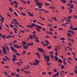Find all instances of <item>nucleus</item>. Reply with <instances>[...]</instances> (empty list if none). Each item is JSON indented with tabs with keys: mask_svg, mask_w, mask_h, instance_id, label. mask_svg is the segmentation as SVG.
I'll return each mask as SVG.
<instances>
[{
	"mask_svg": "<svg viewBox=\"0 0 77 77\" xmlns=\"http://www.w3.org/2000/svg\"><path fill=\"white\" fill-rule=\"evenodd\" d=\"M2 51L5 54H8V52L6 51V48L5 47V46H2Z\"/></svg>",
	"mask_w": 77,
	"mask_h": 77,
	"instance_id": "obj_1",
	"label": "nucleus"
},
{
	"mask_svg": "<svg viewBox=\"0 0 77 77\" xmlns=\"http://www.w3.org/2000/svg\"><path fill=\"white\" fill-rule=\"evenodd\" d=\"M44 56V57L46 59V61H47V62H48L49 60V59H50V57L49 56H46L45 55V54H43Z\"/></svg>",
	"mask_w": 77,
	"mask_h": 77,
	"instance_id": "obj_2",
	"label": "nucleus"
},
{
	"mask_svg": "<svg viewBox=\"0 0 77 77\" xmlns=\"http://www.w3.org/2000/svg\"><path fill=\"white\" fill-rule=\"evenodd\" d=\"M36 5H37V6H42L43 5V4H42L41 3H40L38 2H36V4H35Z\"/></svg>",
	"mask_w": 77,
	"mask_h": 77,
	"instance_id": "obj_3",
	"label": "nucleus"
},
{
	"mask_svg": "<svg viewBox=\"0 0 77 77\" xmlns=\"http://www.w3.org/2000/svg\"><path fill=\"white\" fill-rule=\"evenodd\" d=\"M11 50H13V52H14L16 53H17V51L14 48H13V47L11 46Z\"/></svg>",
	"mask_w": 77,
	"mask_h": 77,
	"instance_id": "obj_4",
	"label": "nucleus"
},
{
	"mask_svg": "<svg viewBox=\"0 0 77 77\" xmlns=\"http://www.w3.org/2000/svg\"><path fill=\"white\" fill-rule=\"evenodd\" d=\"M38 50L39 51H40L41 53H43L44 52V50L41 48H38Z\"/></svg>",
	"mask_w": 77,
	"mask_h": 77,
	"instance_id": "obj_5",
	"label": "nucleus"
},
{
	"mask_svg": "<svg viewBox=\"0 0 77 77\" xmlns=\"http://www.w3.org/2000/svg\"><path fill=\"white\" fill-rule=\"evenodd\" d=\"M54 57L55 61H57H57H58V57L56 56H54Z\"/></svg>",
	"mask_w": 77,
	"mask_h": 77,
	"instance_id": "obj_6",
	"label": "nucleus"
},
{
	"mask_svg": "<svg viewBox=\"0 0 77 77\" xmlns=\"http://www.w3.org/2000/svg\"><path fill=\"white\" fill-rule=\"evenodd\" d=\"M27 45H28V46H30V45L32 46V45H33V43L32 42L31 43H28L27 44Z\"/></svg>",
	"mask_w": 77,
	"mask_h": 77,
	"instance_id": "obj_7",
	"label": "nucleus"
},
{
	"mask_svg": "<svg viewBox=\"0 0 77 77\" xmlns=\"http://www.w3.org/2000/svg\"><path fill=\"white\" fill-rule=\"evenodd\" d=\"M30 24L31 25V26H32V27H33V26H35V27H36V25H35V24L34 23H30Z\"/></svg>",
	"mask_w": 77,
	"mask_h": 77,
	"instance_id": "obj_8",
	"label": "nucleus"
},
{
	"mask_svg": "<svg viewBox=\"0 0 77 77\" xmlns=\"http://www.w3.org/2000/svg\"><path fill=\"white\" fill-rule=\"evenodd\" d=\"M58 62L60 63H62V60L61 59H58Z\"/></svg>",
	"mask_w": 77,
	"mask_h": 77,
	"instance_id": "obj_9",
	"label": "nucleus"
},
{
	"mask_svg": "<svg viewBox=\"0 0 77 77\" xmlns=\"http://www.w3.org/2000/svg\"><path fill=\"white\" fill-rule=\"evenodd\" d=\"M61 2H62L63 3H66V1L65 0H61Z\"/></svg>",
	"mask_w": 77,
	"mask_h": 77,
	"instance_id": "obj_10",
	"label": "nucleus"
},
{
	"mask_svg": "<svg viewBox=\"0 0 77 77\" xmlns=\"http://www.w3.org/2000/svg\"><path fill=\"white\" fill-rule=\"evenodd\" d=\"M35 27H37V28H38V29H41V26H39L37 25H35Z\"/></svg>",
	"mask_w": 77,
	"mask_h": 77,
	"instance_id": "obj_11",
	"label": "nucleus"
},
{
	"mask_svg": "<svg viewBox=\"0 0 77 77\" xmlns=\"http://www.w3.org/2000/svg\"><path fill=\"white\" fill-rule=\"evenodd\" d=\"M35 62H36V63H37V64H38L39 63V61L38 60H35Z\"/></svg>",
	"mask_w": 77,
	"mask_h": 77,
	"instance_id": "obj_12",
	"label": "nucleus"
},
{
	"mask_svg": "<svg viewBox=\"0 0 77 77\" xmlns=\"http://www.w3.org/2000/svg\"><path fill=\"white\" fill-rule=\"evenodd\" d=\"M5 48L7 49V50L8 51H9V47H8V46H6L5 47Z\"/></svg>",
	"mask_w": 77,
	"mask_h": 77,
	"instance_id": "obj_13",
	"label": "nucleus"
},
{
	"mask_svg": "<svg viewBox=\"0 0 77 77\" xmlns=\"http://www.w3.org/2000/svg\"><path fill=\"white\" fill-rule=\"evenodd\" d=\"M70 8L71 9H73V8H74V5H70Z\"/></svg>",
	"mask_w": 77,
	"mask_h": 77,
	"instance_id": "obj_14",
	"label": "nucleus"
},
{
	"mask_svg": "<svg viewBox=\"0 0 77 77\" xmlns=\"http://www.w3.org/2000/svg\"><path fill=\"white\" fill-rule=\"evenodd\" d=\"M16 71L17 72H19L20 71V69L19 68L17 69Z\"/></svg>",
	"mask_w": 77,
	"mask_h": 77,
	"instance_id": "obj_15",
	"label": "nucleus"
},
{
	"mask_svg": "<svg viewBox=\"0 0 77 77\" xmlns=\"http://www.w3.org/2000/svg\"><path fill=\"white\" fill-rule=\"evenodd\" d=\"M5 58L7 60H10V59L8 58V57L7 56H5Z\"/></svg>",
	"mask_w": 77,
	"mask_h": 77,
	"instance_id": "obj_16",
	"label": "nucleus"
},
{
	"mask_svg": "<svg viewBox=\"0 0 77 77\" xmlns=\"http://www.w3.org/2000/svg\"><path fill=\"white\" fill-rule=\"evenodd\" d=\"M9 11L11 12H12V9L11 8H10L9 9Z\"/></svg>",
	"mask_w": 77,
	"mask_h": 77,
	"instance_id": "obj_17",
	"label": "nucleus"
},
{
	"mask_svg": "<svg viewBox=\"0 0 77 77\" xmlns=\"http://www.w3.org/2000/svg\"><path fill=\"white\" fill-rule=\"evenodd\" d=\"M49 54H51L52 55H53V51H51L50 52H49Z\"/></svg>",
	"mask_w": 77,
	"mask_h": 77,
	"instance_id": "obj_18",
	"label": "nucleus"
},
{
	"mask_svg": "<svg viewBox=\"0 0 77 77\" xmlns=\"http://www.w3.org/2000/svg\"><path fill=\"white\" fill-rule=\"evenodd\" d=\"M45 4L46 6H49L50 5V4L47 3V2H45Z\"/></svg>",
	"mask_w": 77,
	"mask_h": 77,
	"instance_id": "obj_19",
	"label": "nucleus"
},
{
	"mask_svg": "<svg viewBox=\"0 0 77 77\" xmlns=\"http://www.w3.org/2000/svg\"><path fill=\"white\" fill-rule=\"evenodd\" d=\"M47 48H48V49H51V46H49Z\"/></svg>",
	"mask_w": 77,
	"mask_h": 77,
	"instance_id": "obj_20",
	"label": "nucleus"
},
{
	"mask_svg": "<svg viewBox=\"0 0 77 77\" xmlns=\"http://www.w3.org/2000/svg\"><path fill=\"white\" fill-rule=\"evenodd\" d=\"M10 3L11 5H14V2H10Z\"/></svg>",
	"mask_w": 77,
	"mask_h": 77,
	"instance_id": "obj_21",
	"label": "nucleus"
},
{
	"mask_svg": "<svg viewBox=\"0 0 77 77\" xmlns=\"http://www.w3.org/2000/svg\"><path fill=\"white\" fill-rule=\"evenodd\" d=\"M34 41H36V42H39V40L35 39Z\"/></svg>",
	"mask_w": 77,
	"mask_h": 77,
	"instance_id": "obj_22",
	"label": "nucleus"
},
{
	"mask_svg": "<svg viewBox=\"0 0 77 77\" xmlns=\"http://www.w3.org/2000/svg\"><path fill=\"white\" fill-rule=\"evenodd\" d=\"M21 14V15H23V16H26V14L24 13H22Z\"/></svg>",
	"mask_w": 77,
	"mask_h": 77,
	"instance_id": "obj_23",
	"label": "nucleus"
},
{
	"mask_svg": "<svg viewBox=\"0 0 77 77\" xmlns=\"http://www.w3.org/2000/svg\"><path fill=\"white\" fill-rule=\"evenodd\" d=\"M4 74H5V75L7 76H8V75L7 74V72H4Z\"/></svg>",
	"mask_w": 77,
	"mask_h": 77,
	"instance_id": "obj_24",
	"label": "nucleus"
},
{
	"mask_svg": "<svg viewBox=\"0 0 77 77\" xmlns=\"http://www.w3.org/2000/svg\"><path fill=\"white\" fill-rule=\"evenodd\" d=\"M27 26L28 27H29V28H32V26L27 25Z\"/></svg>",
	"mask_w": 77,
	"mask_h": 77,
	"instance_id": "obj_25",
	"label": "nucleus"
},
{
	"mask_svg": "<svg viewBox=\"0 0 77 77\" xmlns=\"http://www.w3.org/2000/svg\"><path fill=\"white\" fill-rule=\"evenodd\" d=\"M15 25H18V24H19V22H16L15 23Z\"/></svg>",
	"mask_w": 77,
	"mask_h": 77,
	"instance_id": "obj_26",
	"label": "nucleus"
},
{
	"mask_svg": "<svg viewBox=\"0 0 77 77\" xmlns=\"http://www.w3.org/2000/svg\"><path fill=\"white\" fill-rule=\"evenodd\" d=\"M50 56L51 57L52 59H54V56H53V55H51L50 54Z\"/></svg>",
	"mask_w": 77,
	"mask_h": 77,
	"instance_id": "obj_27",
	"label": "nucleus"
},
{
	"mask_svg": "<svg viewBox=\"0 0 77 77\" xmlns=\"http://www.w3.org/2000/svg\"><path fill=\"white\" fill-rule=\"evenodd\" d=\"M11 75H12V76L13 75H14V76H15V74H14V73H12L11 74Z\"/></svg>",
	"mask_w": 77,
	"mask_h": 77,
	"instance_id": "obj_28",
	"label": "nucleus"
},
{
	"mask_svg": "<svg viewBox=\"0 0 77 77\" xmlns=\"http://www.w3.org/2000/svg\"><path fill=\"white\" fill-rule=\"evenodd\" d=\"M72 30H77V28H73V29H72Z\"/></svg>",
	"mask_w": 77,
	"mask_h": 77,
	"instance_id": "obj_29",
	"label": "nucleus"
},
{
	"mask_svg": "<svg viewBox=\"0 0 77 77\" xmlns=\"http://www.w3.org/2000/svg\"><path fill=\"white\" fill-rule=\"evenodd\" d=\"M50 8H51V9H54L55 8L54 7L50 6Z\"/></svg>",
	"mask_w": 77,
	"mask_h": 77,
	"instance_id": "obj_30",
	"label": "nucleus"
},
{
	"mask_svg": "<svg viewBox=\"0 0 77 77\" xmlns=\"http://www.w3.org/2000/svg\"><path fill=\"white\" fill-rule=\"evenodd\" d=\"M56 75H57V77H58L59 76V72H57L56 73Z\"/></svg>",
	"mask_w": 77,
	"mask_h": 77,
	"instance_id": "obj_31",
	"label": "nucleus"
},
{
	"mask_svg": "<svg viewBox=\"0 0 77 77\" xmlns=\"http://www.w3.org/2000/svg\"><path fill=\"white\" fill-rule=\"evenodd\" d=\"M32 37H35V35H30L29 36V37L30 38L31 37H32Z\"/></svg>",
	"mask_w": 77,
	"mask_h": 77,
	"instance_id": "obj_32",
	"label": "nucleus"
},
{
	"mask_svg": "<svg viewBox=\"0 0 77 77\" xmlns=\"http://www.w3.org/2000/svg\"><path fill=\"white\" fill-rule=\"evenodd\" d=\"M26 53V51H23V54L24 55L25 54V53Z\"/></svg>",
	"mask_w": 77,
	"mask_h": 77,
	"instance_id": "obj_33",
	"label": "nucleus"
},
{
	"mask_svg": "<svg viewBox=\"0 0 77 77\" xmlns=\"http://www.w3.org/2000/svg\"><path fill=\"white\" fill-rule=\"evenodd\" d=\"M13 21H14V22H17V19H14L13 20Z\"/></svg>",
	"mask_w": 77,
	"mask_h": 77,
	"instance_id": "obj_34",
	"label": "nucleus"
},
{
	"mask_svg": "<svg viewBox=\"0 0 77 77\" xmlns=\"http://www.w3.org/2000/svg\"><path fill=\"white\" fill-rule=\"evenodd\" d=\"M10 26L11 28H13V27H14V26H13L11 24H10Z\"/></svg>",
	"mask_w": 77,
	"mask_h": 77,
	"instance_id": "obj_35",
	"label": "nucleus"
},
{
	"mask_svg": "<svg viewBox=\"0 0 77 77\" xmlns=\"http://www.w3.org/2000/svg\"><path fill=\"white\" fill-rule=\"evenodd\" d=\"M29 15L30 16H31V17H33V14H32V13L29 14Z\"/></svg>",
	"mask_w": 77,
	"mask_h": 77,
	"instance_id": "obj_36",
	"label": "nucleus"
},
{
	"mask_svg": "<svg viewBox=\"0 0 77 77\" xmlns=\"http://www.w3.org/2000/svg\"><path fill=\"white\" fill-rule=\"evenodd\" d=\"M22 44H27L25 41H23V42H22Z\"/></svg>",
	"mask_w": 77,
	"mask_h": 77,
	"instance_id": "obj_37",
	"label": "nucleus"
},
{
	"mask_svg": "<svg viewBox=\"0 0 77 77\" xmlns=\"http://www.w3.org/2000/svg\"><path fill=\"white\" fill-rule=\"evenodd\" d=\"M14 14L15 15H16V16H18V14H17V12H16L15 11L14 12Z\"/></svg>",
	"mask_w": 77,
	"mask_h": 77,
	"instance_id": "obj_38",
	"label": "nucleus"
},
{
	"mask_svg": "<svg viewBox=\"0 0 77 77\" xmlns=\"http://www.w3.org/2000/svg\"><path fill=\"white\" fill-rule=\"evenodd\" d=\"M61 68L62 69H64V66L63 65H62L61 66Z\"/></svg>",
	"mask_w": 77,
	"mask_h": 77,
	"instance_id": "obj_39",
	"label": "nucleus"
},
{
	"mask_svg": "<svg viewBox=\"0 0 77 77\" xmlns=\"http://www.w3.org/2000/svg\"><path fill=\"white\" fill-rule=\"evenodd\" d=\"M70 29H72H72H73V28H72V26L71 25H70Z\"/></svg>",
	"mask_w": 77,
	"mask_h": 77,
	"instance_id": "obj_40",
	"label": "nucleus"
},
{
	"mask_svg": "<svg viewBox=\"0 0 77 77\" xmlns=\"http://www.w3.org/2000/svg\"><path fill=\"white\" fill-rule=\"evenodd\" d=\"M60 39L61 41H65V38H60Z\"/></svg>",
	"mask_w": 77,
	"mask_h": 77,
	"instance_id": "obj_41",
	"label": "nucleus"
},
{
	"mask_svg": "<svg viewBox=\"0 0 77 77\" xmlns=\"http://www.w3.org/2000/svg\"><path fill=\"white\" fill-rule=\"evenodd\" d=\"M16 64L18 65H19V66H21V64L19 63V62L17 63Z\"/></svg>",
	"mask_w": 77,
	"mask_h": 77,
	"instance_id": "obj_42",
	"label": "nucleus"
},
{
	"mask_svg": "<svg viewBox=\"0 0 77 77\" xmlns=\"http://www.w3.org/2000/svg\"><path fill=\"white\" fill-rule=\"evenodd\" d=\"M14 4H18V2H17L16 1H14Z\"/></svg>",
	"mask_w": 77,
	"mask_h": 77,
	"instance_id": "obj_43",
	"label": "nucleus"
},
{
	"mask_svg": "<svg viewBox=\"0 0 77 77\" xmlns=\"http://www.w3.org/2000/svg\"><path fill=\"white\" fill-rule=\"evenodd\" d=\"M5 35H3L2 37V38H5Z\"/></svg>",
	"mask_w": 77,
	"mask_h": 77,
	"instance_id": "obj_44",
	"label": "nucleus"
},
{
	"mask_svg": "<svg viewBox=\"0 0 77 77\" xmlns=\"http://www.w3.org/2000/svg\"><path fill=\"white\" fill-rule=\"evenodd\" d=\"M36 29L37 30H38V32H41V30H39V28H36Z\"/></svg>",
	"mask_w": 77,
	"mask_h": 77,
	"instance_id": "obj_45",
	"label": "nucleus"
},
{
	"mask_svg": "<svg viewBox=\"0 0 77 77\" xmlns=\"http://www.w3.org/2000/svg\"><path fill=\"white\" fill-rule=\"evenodd\" d=\"M35 54H36V55H37V56H38V55H39V53H35Z\"/></svg>",
	"mask_w": 77,
	"mask_h": 77,
	"instance_id": "obj_46",
	"label": "nucleus"
},
{
	"mask_svg": "<svg viewBox=\"0 0 77 77\" xmlns=\"http://www.w3.org/2000/svg\"><path fill=\"white\" fill-rule=\"evenodd\" d=\"M13 46H14V47L16 48V47H17V45L16 44H14L13 45Z\"/></svg>",
	"mask_w": 77,
	"mask_h": 77,
	"instance_id": "obj_47",
	"label": "nucleus"
},
{
	"mask_svg": "<svg viewBox=\"0 0 77 77\" xmlns=\"http://www.w3.org/2000/svg\"><path fill=\"white\" fill-rule=\"evenodd\" d=\"M71 18H72V17L71 16H69V17L68 18H67V20H69V19H71Z\"/></svg>",
	"mask_w": 77,
	"mask_h": 77,
	"instance_id": "obj_48",
	"label": "nucleus"
},
{
	"mask_svg": "<svg viewBox=\"0 0 77 77\" xmlns=\"http://www.w3.org/2000/svg\"><path fill=\"white\" fill-rule=\"evenodd\" d=\"M73 17H74L75 19H77V16H75L74 15H73Z\"/></svg>",
	"mask_w": 77,
	"mask_h": 77,
	"instance_id": "obj_49",
	"label": "nucleus"
},
{
	"mask_svg": "<svg viewBox=\"0 0 77 77\" xmlns=\"http://www.w3.org/2000/svg\"><path fill=\"white\" fill-rule=\"evenodd\" d=\"M3 61H5V62H6V60L5 58H3Z\"/></svg>",
	"mask_w": 77,
	"mask_h": 77,
	"instance_id": "obj_50",
	"label": "nucleus"
},
{
	"mask_svg": "<svg viewBox=\"0 0 77 77\" xmlns=\"http://www.w3.org/2000/svg\"><path fill=\"white\" fill-rule=\"evenodd\" d=\"M45 42L46 43H47V44H49V42H48V41L47 40H45Z\"/></svg>",
	"mask_w": 77,
	"mask_h": 77,
	"instance_id": "obj_51",
	"label": "nucleus"
},
{
	"mask_svg": "<svg viewBox=\"0 0 77 77\" xmlns=\"http://www.w3.org/2000/svg\"><path fill=\"white\" fill-rule=\"evenodd\" d=\"M43 11H44V12H45L46 13H48V11H46L44 9L43 10Z\"/></svg>",
	"mask_w": 77,
	"mask_h": 77,
	"instance_id": "obj_52",
	"label": "nucleus"
},
{
	"mask_svg": "<svg viewBox=\"0 0 77 77\" xmlns=\"http://www.w3.org/2000/svg\"><path fill=\"white\" fill-rule=\"evenodd\" d=\"M63 30V28H60L58 29V30Z\"/></svg>",
	"mask_w": 77,
	"mask_h": 77,
	"instance_id": "obj_53",
	"label": "nucleus"
},
{
	"mask_svg": "<svg viewBox=\"0 0 77 77\" xmlns=\"http://www.w3.org/2000/svg\"><path fill=\"white\" fill-rule=\"evenodd\" d=\"M37 64H38V63H33V65L35 66Z\"/></svg>",
	"mask_w": 77,
	"mask_h": 77,
	"instance_id": "obj_54",
	"label": "nucleus"
},
{
	"mask_svg": "<svg viewBox=\"0 0 77 77\" xmlns=\"http://www.w3.org/2000/svg\"><path fill=\"white\" fill-rule=\"evenodd\" d=\"M40 18H41V19H42V20H45V18H43L42 17H41V16H40Z\"/></svg>",
	"mask_w": 77,
	"mask_h": 77,
	"instance_id": "obj_55",
	"label": "nucleus"
},
{
	"mask_svg": "<svg viewBox=\"0 0 77 77\" xmlns=\"http://www.w3.org/2000/svg\"><path fill=\"white\" fill-rule=\"evenodd\" d=\"M39 11H41V12H42L43 11V9H40L39 10Z\"/></svg>",
	"mask_w": 77,
	"mask_h": 77,
	"instance_id": "obj_56",
	"label": "nucleus"
},
{
	"mask_svg": "<svg viewBox=\"0 0 77 77\" xmlns=\"http://www.w3.org/2000/svg\"><path fill=\"white\" fill-rule=\"evenodd\" d=\"M47 65H48V66H49V65H50V64L48 62H47Z\"/></svg>",
	"mask_w": 77,
	"mask_h": 77,
	"instance_id": "obj_57",
	"label": "nucleus"
},
{
	"mask_svg": "<svg viewBox=\"0 0 77 77\" xmlns=\"http://www.w3.org/2000/svg\"><path fill=\"white\" fill-rule=\"evenodd\" d=\"M45 38H50L49 37V36H48V35H46V36H45Z\"/></svg>",
	"mask_w": 77,
	"mask_h": 77,
	"instance_id": "obj_58",
	"label": "nucleus"
},
{
	"mask_svg": "<svg viewBox=\"0 0 77 77\" xmlns=\"http://www.w3.org/2000/svg\"><path fill=\"white\" fill-rule=\"evenodd\" d=\"M12 59L13 62H15V58H14V57H13Z\"/></svg>",
	"mask_w": 77,
	"mask_h": 77,
	"instance_id": "obj_59",
	"label": "nucleus"
},
{
	"mask_svg": "<svg viewBox=\"0 0 77 77\" xmlns=\"http://www.w3.org/2000/svg\"><path fill=\"white\" fill-rule=\"evenodd\" d=\"M50 30L52 32V31H53V29L50 28Z\"/></svg>",
	"mask_w": 77,
	"mask_h": 77,
	"instance_id": "obj_60",
	"label": "nucleus"
},
{
	"mask_svg": "<svg viewBox=\"0 0 77 77\" xmlns=\"http://www.w3.org/2000/svg\"><path fill=\"white\" fill-rule=\"evenodd\" d=\"M75 72L76 74H77V70L76 69H75Z\"/></svg>",
	"mask_w": 77,
	"mask_h": 77,
	"instance_id": "obj_61",
	"label": "nucleus"
},
{
	"mask_svg": "<svg viewBox=\"0 0 77 77\" xmlns=\"http://www.w3.org/2000/svg\"><path fill=\"white\" fill-rule=\"evenodd\" d=\"M54 72H57V69H54Z\"/></svg>",
	"mask_w": 77,
	"mask_h": 77,
	"instance_id": "obj_62",
	"label": "nucleus"
},
{
	"mask_svg": "<svg viewBox=\"0 0 77 77\" xmlns=\"http://www.w3.org/2000/svg\"><path fill=\"white\" fill-rule=\"evenodd\" d=\"M36 22H37V21L36 20H33V23H36Z\"/></svg>",
	"mask_w": 77,
	"mask_h": 77,
	"instance_id": "obj_63",
	"label": "nucleus"
},
{
	"mask_svg": "<svg viewBox=\"0 0 77 77\" xmlns=\"http://www.w3.org/2000/svg\"><path fill=\"white\" fill-rule=\"evenodd\" d=\"M16 76L17 77H20V75L19 74H18L17 75H16Z\"/></svg>",
	"mask_w": 77,
	"mask_h": 77,
	"instance_id": "obj_64",
	"label": "nucleus"
}]
</instances>
